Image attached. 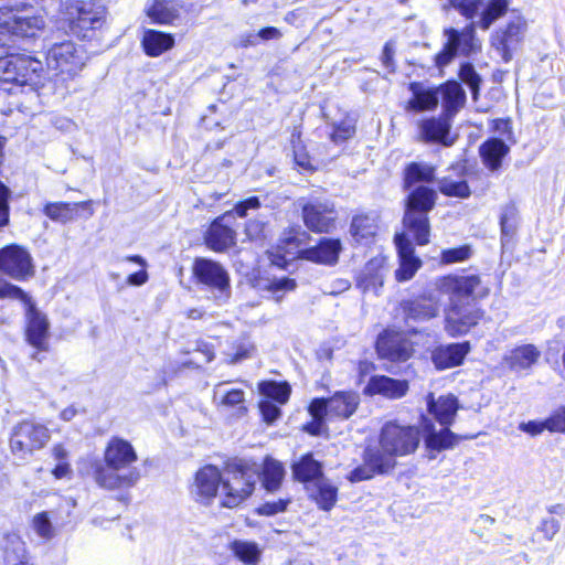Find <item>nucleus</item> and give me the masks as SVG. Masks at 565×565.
Segmentation results:
<instances>
[{
  "mask_svg": "<svg viewBox=\"0 0 565 565\" xmlns=\"http://www.w3.org/2000/svg\"><path fill=\"white\" fill-rule=\"evenodd\" d=\"M302 217L312 232L328 233L334 227L337 212L333 202L316 198L302 205Z\"/></svg>",
  "mask_w": 565,
  "mask_h": 565,
  "instance_id": "obj_15",
  "label": "nucleus"
},
{
  "mask_svg": "<svg viewBox=\"0 0 565 565\" xmlns=\"http://www.w3.org/2000/svg\"><path fill=\"white\" fill-rule=\"evenodd\" d=\"M310 415L312 417V422L305 426V430L315 436L323 434L326 431L324 419L328 418V415L321 414L320 416H316L313 413H310Z\"/></svg>",
  "mask_w": 565,
  "mask_h": 565,
  "instance_id": "obj_59",
  "label": "nucleus"
},
{
  "mask_svg": "<svg viewBox=\"0 0 565 565\" xmlns=\"http://www.w3.org/2000/svg\"><path fill=\"white\" fill-rule=\"evenodd\" d=\"M31 529L44 541H50L56 535L55 527L49 516V512L42 511L33 515Z\"/></svg>",
  "mask_w": 565,
  "mask_h": 565,
  "instance_id": "obj_47",
  "label": "nucleus"
},
{
  "mask_svg": "<svg viewBox=\"0 0 565 565\" xmlns=\"http://www.w3.org/2000/svg\"><path fill=\"white\" fill-rule=\"evenodd\" d=\"M545 420H546L547 430L553 431V433L565 434V407H561V408L556 409Z\"/></svg>",
  "mask_w": 565,
  "mask_h": 565,
  "instance_id": "obj_56",
  "label": "nucleus"
},
{
  "mask_svg": "<svg viewBox=\"0 0 565 565\" xmlns=\"http://www.w3.org/2000/svg\"><path fill=\"white\" fill-rule=\"evenodd\" d=\"M22 302L26 306V341L38 351H46L50 327L47 318L35 308L29 296L28 301Z\"/></svg>",
  "mask_w": 565,
  "mask_h": 565,
  "instance_id": "obj_19",
  "label": "nucleus"
},
{
  "mask_svg": "<svg viewBox=\"0 0 565 565\" xmlns=\"http://www.w3.org/2000/svg\"><path fill=\"white\" fill-rule=\"evenodd\" d=\"M0 298H11L28 301V295L18 286L9 284L0 278Z\"/></svg>",
  "mask_w": 565,
  "mask_h": 565,
  "instance_id": "obj_55",
  "label": "nucleus"
},
{
  "mask_svg": "<svg viewBox=\"0 0 565 565\" xmlns=\"http://www.w3.org/2000/svg\"><path fill=\"white\" fill-rule=\"evenodd\" d=\"M457 443V437L448 428L439 433L429 431L425 437V444L428 449L440 451L452 447Z\"/></svg>",
  "mask_w": 565,
  "mask_h": 565,
  "instance_id": "obj_46",
  "label": "nucleus"
},
{
  "mask_svg": "<svg viewBox=\"0 0 565 565\" xmlns=\"http://www.w3.org/2000/svg\"><path fill=\"white\" fill-rule=\"evenodd\" d=\"M527 23L522 17H514L504 28H500L491 35V45L508 63L512 60L514 52L522 43Z\"/></svg>",
  "mask_w": 565,
  "mask_h": 565,
  "instance_id": "obj_14",
  "label": "nucleus"
},
{
  "mask_svg": "<svg viewBox=\"0 0 565 565\" xmlns=\"http://www.w3.org/2000/svg\"><path fill=\"white\" fill-rule=\"evenodd\" d=\"M377 231V216L359 214L352 218L350 233L356 243H369Z\"/></svg>",
  "mask_w": 565,
  "mask_h": 565,
  "instance_id": "obj_34",
  "label": "nucleus"
},
{
  "mask_svg": "<svg viewBox=\"0 0 565 565\" xmlns=\"http://www.w3.org/2000/svg\"><path fill=\"white\" fill-rule=\"evenodd\" d=\"M438 189L446 196L468 199L471 195L467 181L461 179L455 180L450 177H444L438 180Z\"/></svg>",
  "mask_w": 565,
  "mask_h": 565,
  "instance_id": "obj_44",
  "label": "nucleus"
},
{
  "mask_svg": "<svg viewBox=\"0 0 565 565\" xmlns=\"http://www.w3.org/2000/svg\"><path fill=\"white\" fill-rule=\"evenodd\" d=\"M46 82L43 63L30 55L6 53L0 56V87L10 93L20 90L39 98V89Z\"/></svg>",
  "mask_w": 565,
  "mask_h": 565,
  "instance_id": "obj_3",
  "label": "nucleus"
},
{
  "mask_svg": "<svg viewBox=\"0 0 565 565\" xmlns=\"http://www.w3.org/2000/svg\"><path fill=\"white\" fill-rule=\"evenodd\" d=\"M355 132V122L351 118H345L340 124L334 125L333 132L331 135L332 141L335 143L343 142L351 138Z\"/></svg>",
  "mask_w": 565,
  "mask_h": 565,
  "instance_id": "obj_50",
  "label": "nucleus"
},
{
  "mask_svg": "<svg viewBox=\"0 0 565 565\" xmlns=\"http://www.w3.org/2000/svg\"><path fill=\"white\" fill-rule=\"evenodd\" d=\"M508 7L509 0H489L480 14L478 25L488 30L494 21L505 14Z\"/></svg>",
  "mask_w": 565,
  "mask_h": 565,
  "instance_id": "obj_43",
  "label": "nucleus"
},
{
  "mask_svg": "<svg viewBox=\"0 0 565 565\" xmlns=\"http://www.w3.org/2000/svg\"><path fill=\"white\" fill-rule=\"evenodd\" d=\"M106 15V7L98 0H71L62 9L70 32L84 40L93 39L105 26Z\"/></svg>",
  "mask_w": 565,
  "mask_h": 565,
  "instance_id": "obj_5",
  "label": "nucleus"
},
{
  "mask_svg": "<svg viewBox=\"0 0 565 565\" xmlns=\"http://www.w3.org/2000/svg\"><path fill=\"white\" fill-rule=\"evenodd\" d=\"M470 256L469 246L449 248L441 253V260L445 264H452L468 259Z\"/></svg>",
  "mask_w": 565,
  "mask_h": 565,
  "instance_id": "obj_53",
  "label": "nucleus"
},
{
  "mask_svg": "<svg viewBox=\"0 0 565 565\" xmlns=\"http://www.w3.org/2000/svg\"><path fill=\"white\" fill-rule=\"evenodd\" d=\"M192 270L198 284L211 292L217 305L228 301L232 295L231 278L220 263L207 258H196Z\"/></svg>",
  "mask_w": 565,
  "mask_h": 565,
  "instance_id": "obj_8",
  "label": "nucleus"
},
{
  "mask_svg": "<svg viewBox=\"0 0 565 565\" xmlns=\"http://www.w3.org/2000/svg\"><path fill=\"white\" fill-rule=\"evenodd\" d=\"M222 473L220 469L212 465L201 468L194 476L191 484V494L196 502L210 504L221 491Z\"/></svg>",
  "mask_w": 565,
  "mask_h": 565,
  "instance_id": "obj_18",
  "label": "nucleus"
},
{
  "mask_svg": "<svg viewBox=\"0 0 565 565\" xmlns=\"http://www.w3.org/2000/svg\"><path fill=\"white\" fill-rule=\"evenodd\" d=\"M86 61V51L72 41L55 43L46 53L47 67L67 76H74L82 71Z\"/></svg>",
  "mask_w": 565,
  "mask_h": 565,
  "instance_id": "obj_12",
  "label": "nucleus"
},
{
  "mask_svg": "<svg viewBox=\"0 0 565 565\" xmlns=\"http://www.w3.org/2000/svg\"><path fill=\"white\" fill-rule=\"evenodd\" d=\"M516 210L513 205H505L500 215V225L503 236L514 233Z\"/></svg>",
  "mask_w": 565,
  "mask_h": 565,
  "instance_id": "obj_52",
  "label": "nucleus"
},
{
  "mask_svg": "<svg viewBox=\"0 0 565 565\" xmlns=\"http://www.w3.org/2000/svg\"><path fill=\"white\" fill-rule=\"evenodd\" d=\"M541 351L533 344H523L512 349L504 355L505 364L515 372L527 370L540 359Z\"/></svg>",
  "mask_w": 565,
  "mask_h": 565,
  "instance_id": "obj_29",
  "label": "nucleus"
},
{
  "mask_svg": "<svg viewBox=\"0 0 565 565\" xmlns=\"http://www.w3.org/2000/svg\"><path fill=\"white\" fill-rule=\"evenodd\" d=\"M408 391V382L396 380L385 375H374L364 387V393L372 395H382L386 398H401Z\"/></svg>",
  "mask_w": 565,
  "mask_h": 565,
  "instance_id": "obj_25",
  "label": "nucleus"
},
{
  "mask_svg": "<svg viewBox=\"0 0 565 565\" xmlns=\"http://www.w3.org/2000/svg\"><path fill=\"white\" fill-rule=\"evenodd\" d=\"M231 553L246 565H256L262 556V548L257 543L245 540H234L228 546Z\"/></svg>",
  "mask_w": 565,
  "mask_h": 565,
  "instance_id": "obj_39",
  "label": "nucleus"
},
{
  "mask_svg": "<svg viewBox=\"0 0 565 565\" xmlns=\"http://www.w3.org/2000/svg\"><path fill=\"white\" fill-rule=\"evenodd\" d=\"M437 193L428 186H417L407 196L404 226L414 236L418 245L429 242V222L427 213L435 206Z\"/></svg>",
  "mask_w": 565,
  "mask_h": 565,
  "instance_id": "obj_6",
  "label": "nucleus"
},
{
  "mask_svg": "<svg viewBox=\"0 0 565 565\" xmlns=\"http://www.w3.org/2000/svg\"><path fill=\"white\" fill-rule=\"evenodd\" d=\"M260 206V202L258 198L250 196L242 202H238L234 211L239 217H245L247 215L248 210H257Z\"/></svg>",
  "mask_w": 565,
  "mask_h": 565,
  "instance_id": "obj_62",
  "label": "nucleus"
},
{
  "mask_svg": "<svg viewBox=\"0 0 565 565\" xmlns=\"http://www.w3.org/2000/svg\"><path fill=\"white\" fill-rule=\"evenodd\" d=\"M50 439L49 428L34 420H23L11 433L10 449L14 457L25 460L35 450L43 448Z\"/></svg>",
  "mask_w": 565,
  "mask_h": 565,
  "instance_id": "obj_10",
  "label": "nucleus"
},
{
  "mask_svg": "<svg viewBox=\"0 0 565 565\" xmlns=\"http://www.w3.org/2000/svg\"><path fill=\"white\" fill-rule=\"evenodd\" d=\"M141 44L147 55L156 57L170 50L174 44V39L168 33L147 30L143 33Z\"/></svg>",
  "mask_w": 565,
  "mask_h": 565,
  "instance_id": "obj_36",
  "label": "nucleus"
},
{
  "mask_svg": "<svg viewBox=\"0 0 565 565\" xmlns=\"http://www.w3.org/2000/svg\"><path fill=\"white\" fill-rule=\"evenodd\" d=\"M436 88L438 90V99L441 98L446 115L452 117L465 105V90L455 81H449Z\"/></svg>",
  "mask_w": 565,
  "mask_h": 565,
  "instance_id": "obj_30",
  "label": "nucleus"
},
{
  "mask_svg": "<svg viewBox=\"0 0 565 565\" xmlns=\"http://www.w3.org/2000/svg\"><path fill=\"white\" fill-rule=\"evenodd\" d=\"M259 393L268 401H275L279 404H285L290 395V387L287 383H277L274 381H266L259 383Z\"/></svg>",
  "mask_w": 565,
  "mask_h": 565,
  "instance_id": "obj_45",
  "label": "nucleus"
},
{
  "mask_svg": "<svg viewBox=\"0 0 565 565\" xmlns=\"http://www.w3.org/2000/svg\"><path fill=\"white\" fill-rule=\"evenodd\" d=\"M436 169L426 162H412L405 169V186L412 188L417 182H430L435 178Z\"/></svg>",
  "mask_w": 565,
  "mask_h": 565,
  "instance_id": "obj_41",
  "label": "nucleus"
},
{
  "mask_svg": "<svg viewBox=\"0 0 565 565\" xmlns=\"http://www.w3.org/2000/svg\"><path fill=\"white\" fill-rule=\"evenodd\" d=\"M391 470L390 457L381 456L377 447H367L364 451V465L355 468L349 475L351 482L371 479L375 473Z\"/></svg>",
  "mask_w": 565,
  "mask_h": 565,
  "instance_id": "obj_20",
  "label": "nucleus"
},
{
  "mask_svg": "<svg viewBox=\"0 0 565 565\" xmlns=\"http://www.w3.org/2000/svg\"><path fill=\"white\" fill-rule=\"evenodd\" d=\"M441 294L449 296L445 310V331L450 337L466 334L482 318V311L470 300L486 298L490 288L477 275L443 277L437 281Z\"/></svg>",
  "mask_w": 565,
  "mask_h": 565,
  "instance_id": "obj_1",
  "label": "nucleus"
},
{
  "mask_svg": "<svg viewBox=\"0 0 565 565\" xmlns=\"http://www.w3.org/2000/svg\"><path fill=\"white\" fill-rule=\"evenodd\" d=\"M213 403L216 407L235 409L238 416L246 414L245 392L232 387L228 382H220L213 388Z\"/></svg>",
  "mask_w": 565,
  "mask_h": 565,
  "instance_id": "obj_23",
  "label": "nucleus"
},
{
  "mask_svg": "<svg viewBox=\"0 0 565 565\" xmlns=\"http://www.w3.org/2000/svg\"><path fill=\"white\" fill-rule=\"evenodd\" d=\"M427 407L430 414L441 424L450 425L458 409L457 398L454 395L439 396L434 398L430 393L427 396Z\"/></svg>",
  "mask_w": 565,
  "mask_h": 565,
  "instance_id": "obj_32",
  "label": "nucleus"
},
{
  "mask_svg": "<svg viewBox=\"0 0 565 565\" xmlns=\"http://www.w3.org/2000/svg\"><path fill=\"white\" fill-rule=\"evenodd\" d=\"M88 202L81 203H65V202H55L47 203L44 206V214L50 217L52 221L66 223L74 218L77 207L86 206Z\"/></svg>",
  "mask_w": 565,
  "mask_h": 565,
  "instance_id": "obj_42",
  "label": "nucleus"
},
{
  "mask_svg": "<svg viewBox=\"0 0 565 565\" xmlns=\"http://www.w3.org/2000/svg\"><path fill=\"white\" fill-rule=\"evenodd\" d=\"M292 473L301 482L312 481L316 483L318 479L323 477L322 466L313 458L312 454H306L295 462L292 465Z\"/></svg>",
  "mask_w": 565,
  "mask_h": 565,
  "instance_id": "obj_37",
  "label": "nucleus"
},
{
  "mask_svg": "<svg viewBox=\"0 0 565 565\" xmlns=\"http://www.w3.org/2000/svg\"><path fill=\"white\" fill-rule=\"evenodd\" d=\"M402 306L406 321H427L438 316L440 300L436 295L430 294L411 301H405Z\"/></svg>",
  "mask_w": 565,
  "mask_h": 565,
  "instance_id": "obj_22",
  "label": "nucleus"
},
{
  "mask_svg": "<svg viewBox=\"0 0 565 565\" xmlns=\"http://www.w3.org/2000/svg\"><path fill=\"white\" fill-rule=\"evenodd\" d=\"M450 122L448 116L428 118L419 122V134L425 141L440 142L450 146L449 139Z\"/></svg>",
  "mask_w": 565,
  "mask_h": 565,
  "instance_id": "obj_27",
  "label": "nucleus"
},
{
  "mask_svg": "<svg viewBox=\"0 0 565 565\" xmlns=\"http://www.w3.org/2000/svg\"><path fill=\"white\" fill-rule=\"evenodd\" d=\"M226 215L216 218L210 226L205 242L215 252H224L235 244V232L223 224Z\"/></svg>",
  "mask_w": 565,
  "mask_h": 565,
  "instance_id": "obj_28",
  "label": "nucleus"
},
{
  "mask_svg": "<svg viewBox=\"0 0 565 565\" xmlns=\"http://www.w3.org/2000/svg\"><path fill=\"white\" fill-rule=\"evenodd\" d=\"M420 431L415 426H404L395 422L386 423L380 434L381 456L390 457L391 469L395 465L394 457L413 454L419 446Z\"/></svg>",
  "mask_w": 565,
  "mask_h": 565,
  "instance_id": "obj_7",
  "label": "nucleus"
},
{
  "mask_svg": "<svg viewBox=\"0 0 565 565\" xmlns=\"http://www.w3.org/2000/svg\"><path fill=\"white\" fill-rule=\"evenodd\" d=\"M284 476L285 469L279 461L270 457H267L264 460L262 469V481L264 488L267 491H276L280 487Z\"/></svg>",
  "mask_w": 565,
  "mask_h": 565,
  "instance_id": "obj_40",
  "label": "nucleus"
},
{
  "mask_svg": "<svg viewBox=\"0 0 565 565\" xmlns=\"http://www.w3.org/2000/svg\"><path fill=\"white\" fill-rule=\"evenodd\" d=\"M44 15L33 9L0 8V33L34 38L45 28Z\"/></svg>",
  "mask_w": 565,
  "mask_h": 565,
  "instance_id": "obj_9",
  "label": "nucleus"
},
{
  "mask_svg": "<svg viewBox=\"0 0 565 565\" xmlns=\"http://www.w3.org/2000/svg\"><path fill=\"white\" fill-rule=\"evenodd\" d=\"M122 262H131V263H136L138 264L141 269L134 273V274H130L128 277H127V284L130 285V286H142L145 285L148 279H149V275L146 270V267H147V262L145 260V258H142L141 256L139 255H134V256H127L125 258H121Z\"/></svg>",
  "mask_w": 565,
  "mask_h": 565,
  "instance_id": "obj_48",
  "label": "nucleus"
},
{
  "mask_svg": "<svg viewBox=\"0 0 565 565\" xmlns=\"http://www.w3.org/2000/svg\"><path fill=\"white\" fill-rule=\"evenodd\" d=\"M447 42L443 50L436 55L438 67L448 65L457 54L468 56L480 50V42L476 38V24L471 22L462 30L449 28L445 30Z\"/></svg>",
  "mask_w": 565,
  "mask_h": 565,
  "instance_id": "obj_11",
  "label": "nucleus"
},
{
  "mask_svg": "<svg viewBox=\"0 0 565 565\" xmlns=\"http://www.w3.org/2000/svg\"><path fill=\"white\" fill-rule=\"evenodd\" d=\"M0 270L15 280H25L34 275L32 257L18 245L3 247L0 249Z\"/></svg>",
  "mask_w": 565,
  "mask_h": 565,
  "instance_id": "obj_16",
  "label": "nucleus"
},
{
  "mask_svg": "<svg viewBox=\"0 0 565 565\" xmlns=\"http://www.w3.org/2000/svg\"><path fill=\"white\" fill-rule=\"evenodd\" d=\"M342 249L340 239L322 238L319 244L299 252V257L322 265H334Z\"/></svg>",
  "mask_w": 565,
  "mask_h": 565,
  "instance_id": "obj_24",
  "label": "nucleus"
},
{
  "mask_svg": "<svg viewBox=\"0 0 565 565\" xmlns=\"http://www.w3.org/2000/svg\"><path fill=\"white\" fill-rule=\"evenodd\" d=\"M137 460V452L128 440L113 437L104 450L103 462L94 465V480L107 490L134 487L140 479L139 469L134 467Z\"/></svg>",
  "mask_w": 565,
  "mask_h": 565,
  "instance_id": "obj_2",
  "label": "nucleus"
},
{
  "mask_svg": "<svg viewBox=\"0 0 565 565\" xmlns=\"http://www.w3.org/2000/svg\"><path fill=\"white\" fill-rule=\"evenodd\" d=\"M510 148L504 141L492 138L483 142L480 147V156L483 164L491 171H497L502 163V159L509 153Z\"/></svg>",
  "mask_w": 565,
  "mask_h": 565,
  "instance_id": "obj_33",
  "label": "nucleus"
},
{
  "mask_svg": "<svg viewBox=\"0 0 565 565\" xmlns=\"http://www.w3.org/2000/svg\"><path fill=\"white\" fill-rule=\"evenodd\" d=\"M259 409L264 420L268 424L274 423L280 416V408L268 399L260 401Z\"/></svg>",
  "mask_w": 565,
  "mask_h": 565,
  "instance_id": "obj_57",
  "label": "nucleus"
},
{
  "mask_svg": "<svg viewBox=\"0 0 565 565\" xmlns=\"http://www.w3.org/2000/svg\"><path fill=\"white\" fill-rule=\"evenodd\" d=\"M9 189L0 182V226H3L9 222Z\"/></svg>",
  "mask_w": 565,
  "mask_h": 565,
  "instance_id": "obj_60",
  "label": "nucleus"
},
{
  "mask_svg": "<svg viewBox=\"0 0 565 565\" xmlns=\"http://www.w3.org/2000/svg\"><path fill=\"white\" fill-rule=\"evenodd\" d=\"M481 1L482 0H449L467 19H472L477 14Z\"/></svg>",
  "mask_w": 565,
  "mask_h": 565,
  "instance_id": "obj_54",
  "label": "nucleus"
},
{
  "mask_svg": "<svg viewBox=\"0 0 565 565\" xmlns=\"http://www.w3.org/2000/svg\"><path fill=\"white\" fill-rule=\"evenodd\" d=\"M376 351L382 359L404 362L413 355L414 345L405 333L386 330L377 338Z\"/></svg>",
  "mask_w": 565,
  "mask_h": 565,
  "instance_id": "obj_17",
  "label": "nucleus"
},
{
  "mask_svg": "<svg viewBox=\"0 0 565 565\" xmlns=\"http://www.w3.org/2000/svg\"><path fill=\"white\" fill-rule=\"evenodd\" d=\"M395 245L399 256V268L395 276L398 281H407L413 278L422 262L414 255L413 244L404 233L395 236Z\"/></svg>",
  "mask_w": 565,
  "mask_h": 565,
  "instance_id": "obj_21",
  "label": "nucleus"
},
{
  "mask_svg": "<svg viewBox=\"0 0 565 565\" xmlns=\"http://www.w3.org/2000/svg\"><path fill=\"white\" fill-rule=\"evenodd\" d=\"M409 90L413 97L407 103V110L425 111L437 107L438 90L436 87H424L420 83H412Z\"/></svg>",
  "mask_w": 565,
  "mask_h": 565,
  "instance_id": "obj_31",
  "label": "nucleus"
},
{
  "mask_svg": "<svg viewBox=\"0 0 565 565\" xmlns=\"http://www.w3.org/2000/svg\"><path fill=\"white\" fill-rule=\"evenodd\" d=\"M394 54H395V51H394L393 44L391 42H387L384 45L381 60H382V63L385 66V68H387L388 72H391V73L394 72V60H393Z\"/></svg>",
  "mask_w": 565,
  "mask_h": 565,
  "instance_id": "obj_64",
  "label": "nucleus"
},
{
  "mask_svg": "<svg viewBox=\"0 0 565 565\" xmlns=\"http://www.w3.org/2000/svg\"><path fill=\"white\" fill-rule=\"evenodd\" d=\"M539 530L545 539L552 540L559 530V522L554 518L543 519Z\"/></svg>",
  "mask_w": 565,
  "mask_h": 565,
  "instance_id": "obj_61",
  "label": "nucleus"
},
{
  "mask_svg": "<svg viewBox=\"0 0 565 565\" xmlns=\"http://www.w3.org/2000/svg\"><path fill=\"white\" fill-rule=\"evenodd\" d=\"M313 486L312 499L321 510L330 511L337 502L338 488L323 477L318 479Z\"/></svg>",
  "mask_w": 565,
  "mask_h": 565,
  "instance_id": "obj_38",
  "label": "nucleus"
},
{
  "mask_svg": "<svg viewBox=\"0 0 565 565\" xmlns=\"http://www.w3.org/2000/svg\"><path fill=\"white\" fill-rule=\"evenodd\" d=\"M469 350L468 342L439 345L431 352V361L438 370L455 367L462 363Z\"/></svg>",
  "mask_w": 565,
  "mask_h": 565,
  "instance_id": "obj_26",
  "label": "nucleus"
},
{
  "mask_svg": "<svg viewBox=\"0 0 565 565\" xmlns=\"http://www.w3.org/2000/svg\"><path fill=\"white\" fill-rule=\"evenodd\" d=\"M297 284L295 279L282 277L273 279L268 286V290L273 294L276 301H280L285 292L295 290Z\"/></svg>",
  "mask_w": 565,
  "mask_h": 565,
  "instance_id": "obj_51",
  "label": "nucleus"
},
{
  "mask_svg": "<svg viewBox=\"0 0 565 565\" xmlns=\"http://www.w3.org/2000/svg\"><path fill=\"white\" fill-rule=\"evenodd\" d=\"M360 404V396L354 391L335 392L329 398H313L309 405V413L316 416L327 414L329 419L350 418Z\"/></svg>",
  "mask_w": 565,
  "mask_h": 565,
  "instance_id": "obj_13",
  "label": "nucleus"
},
{
  "mask_svg": "<svg viewBox=\"0 0 565 565\" xmlns=\"http://www.w3.org/2000/svg\"><path fill=\"white\" fill-rule=\"evenodd\" d=\"M460 79L467 84L471 92L473 99H477L481 78L471 64H465L459 72Z\"/></svg>",
  "mask_w": 565,
  "mask_h": 565,
  "instance_id": "obj_49",
  "label": "nucleus"
},
{
  "mask_svg": "<svg viewBox=\"0 0 565 565\" xmlns=\"http://www.w3.org/2000/svg\"><path fill=\"white\" fill-rule=\"evenodd\" d=\"M519 428L524 431V433H527L532 436H536V435H540L542 434L545 429H547L546 427V420H543V422H537V420H530L527 423H521Z\"/></svg>",
  "mask_w": 565,
  "mask_h": 565,
  "instance_id": "obj_63",
  "label": "nucleus"
},
{
  "mask_svg": "<svg viewBox=\"0 0 565 565\" xmlns=\"http://www.w3.org/2000/svg\"><path fill=\"white\" fill-rule=\"evenodd\" d=\"M288 500L279 499L276 501H268L262 504L257 511L262 515H275L284 512L287 508Z\"/></svg>",
  "mask_w": 565,
  "mask_h": 565,
  "instance_id": "obj_58",
  "label": "nucleus"
},
{
  "mask_svg": "<svg viewBox=\"0 0 565 565\" xmlns=\"http://www.w3.org/2000/svg\"><path fill=\"white\" fill-rule=\"evenodd\" d=\"M384 265L383 259H371L363 268L358 278V285L364 291L374 290L383 286L384 280Z\"/></svg>",
  "mask_w": 565,
  "mask_h": 565,
  "instance_id": "obj_35",
  "label": "nucleus"
},
{
  "mask_svg": "<svg viewBox=\"0 0 565 565\" xmlns=\"http://www.w3.org/2000/svg\"><path fill=\"white\" fill-rule=\"evenodd\" d=\"M259 478L260 469L254 461L239 459L230 465L225 477L222 476L221 505L230 509L239 505L253 493Z\"/></svg>",
  "mask_w": 565,
  "mask_h": 565,
  "instance_id": "obj_4",
  "label": "nucleus"
}]
</instances>
